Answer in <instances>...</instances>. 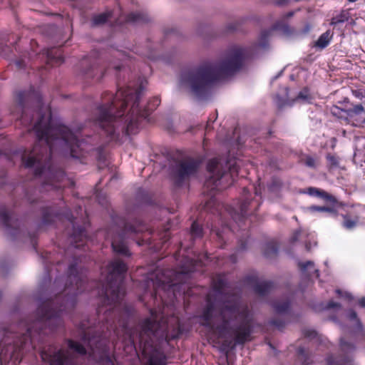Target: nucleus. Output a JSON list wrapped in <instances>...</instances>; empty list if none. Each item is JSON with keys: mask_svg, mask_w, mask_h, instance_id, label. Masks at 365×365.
<instances>
[{"mask_svg": "<svg viewBox=\"0 0 365 365\" xmlns=\"http://www.w3.org/2000/svg\"><path fill=\"white\" fill-rule=\"evenodd\" d=\"M76 284L77 288H78V282H76Z\"/></svg>", "mask_w": 365, "mask_h": 365, "instance_id": "nucleus-53", "label": "nucleus"}, {"mask_svg": "<svg viewBox=\"0 0 365 365\" xmlns=\"http://www.w3.org/2000/svg\"><path fill=\"white\" fill-rule=\"evenodd\" d=\"M128 20L134 22H144L146 21V18L142 14L132 13L128 16Z\"/></svg>", "mask_w": 365, "mask_h": 365, "instance_id": "nucleus-21", "label": "nucleus"}, {"mask_svg": "<svg viewBox=\"0 0 365 365\" xmlns=\"http://www.w3.org/2000/svg\"><path fill=\"white\" fill-rule=\"evenodd\" d=\"M349 2H355L357 0H348Z\"/></svg>", "mask_w": 365, "mask_h": 365, "instance_id": "nucleus-51", "label": "nucleus"}, {"mask_svg": "<svg viewBox=\"0 0 365 365\" xmlns=\"http://www.w3.org/2000/svg\"><path fill=\"white\" fill-rule=\"evenodd\" d=\"M240 209H241L242 215H245L246 210H247V202H244L241 205V208Z\"/></svg>", "mask_w": 365, "mask_h": 365, "instance_id": "nucleus-41", "label": "nucleus"}, {"mask_svg": "<svg viewBox=\"0 0 365 365\" xmlns=\"http://www.w3.org/2000/svg\"><path fill=\"white\" fill-rule=\"evenodd\" d=\"M349 317L351 320H354L356 325H357L358 328L361 329V324L359 320L357 319L356 313L355 312L351 311Z\"/></svg>", "mask_w": 365, "mask_h": 365, "instance_id": "nucleus-29", "label": "nucleus"}, {"mask_svg": "<svg viewBox=\"0 0 365 365\" xmlns=\"http://www.w3.org/2000/svg\"><path fill=\"white\" fill-rule=\"evenodd\" d=\"M336 293L340 295L341 297H347V298H351V295L347 293V292H344L343 293L341 290L339 289H337L336 291Z\"/></svg>", "mask_w": 365, "mask_h": 365, "instance_id": "nucleus-38", "label": "nucleus"}, {"mask_svg": "<svg viewBox=\"0 0 365 365\" xmlns=\"http://www.w3.org/2000/svg\"><path fill=\"white\" fill-rule=\"evenodd\" d=\"M359 304L361 307H365V297H362L359 299Z\"/></svg>", "mask_w": 365, "mask_h": 365, "instance_id": "nucleus-43", "label": "nucleus"}, {"mask_svg": "<svg viewBox=\"0 0 365 365\" xmlns=\"http://www.w3.org/2000/svg\"><path fill=\"white\" fill-rule=\"evenodd\" d=\"M73 301H71V302H66V306L73 307Z\"/></svg>", "mask_w": 365, "mask_h": 365, "instance_id": "nucleus-47", "label": "nucleus"}, {"mask_svg": "<svg viewBox=\"0 0 365 365\" xmlns=\"http://www.w3.org/2000/svg\"><path fill=\"white\" fill-rule=\"evenodd\" d=\"M227 365H230V364H229V363H227Z\"/></svg>", "mask_w": 365, "mask_h": 365, "instance_id": "nucleus-56", "label": "nucleus"}, {"mask_svg": "<svg viewBox=\"0 0 365 365\" xmlns=\"http://www.w3.org/2000/svg\"><path fill=\"white\" fill-rule=\"evenodd\" d=\"M310 210L312 211L327 212L336 215V211L333 208L329 207L312 206L310 207Z\"/></svg>", "mask_w": 365, "mask_h": 365, "instance_id": "nucleus-24", "label": "nucleus"}, {"mask_svg": "<svg viewBox=\"0 0 365 365\" xmlns=\"http://www.w3.org/2000/svg\"><path fill=\"white\" fill-rule=\"evenodd\" d=\"M299 354L303 356L304 354V350L303 349H300L299 350Z\"/></svg>", "mask_w": 365, "mask_h": 365, "instance_id": "nucleus-49", "label": "nucleus"}, {"mask_svg": "<svg viewBox=\"0 0 365 365\" xmlns=\"http://www.w3.org/2000/svg\"><path fill=\"white\" fill-rule=\"evenodd\" d=\"M269 288V284L266 282H262L256 285L255 289V292L259 294H264L267 291Z\"/></svg>", "mask_w": 365, "mask_h": 365, "instance_id": "nucleus-23", "label": "nucleus"}, {"mask_svg": "<svg viewBox=\"0 0 365 365\" xmlns=\"http://www.w3.org/2000/svg\"><path fill=\"white\" fill-rule=\"evenodd\" d=\"M34 326L26 325L27 334L19 338L13 334L6 335L0 343V362L9 359H19V353L24 348L33 347L31 332Z\"/></svg>", "mask_w": 365, "mask_h": 365, "instance_id": "nucleus-9", "label": "nucleus"}, {"mask_svg": "<svg viewBox=\"0 0 365 365\" xmlns=\"http://www.w3.org/2000/svg\"><path fill=\"white\" fill-rule=\"evenodd\" d=\"M304 163L309 168H315L317 165L316 160L311 156H307L304 159Z\"/></svg>", "mask_w": 365, "mask_h": 365, "instance_id": "nucleus-26", "label": "nucleus"}, {"mask_svg": "<svg viewBox=\"0 0 365 365\" xmlns=\"http://www.w3.org/2000/svg\"><path fill=\"white\" fill-rule=\"evenodd\" d=\"M86 349L83 345L68 340L66 347L50 346L41 351V365H76V354H84Z\"/></svg>", "mask_w": 365, "mask_h": 365, "instance_id": "nucleus-7", "label": "nucleus"}, {"mask_svg": "<svg viewBox=\"0 0 365 365\" xmlns=\"http://www.w3.org/2000/svg\"><path fill=\"white\" fill-rule=\"evenodd\" d=\"M299 235H300V231H297V232H296L294 234V235L292 236V240L293 242H294V241L297 240V238H298V237H299Z\"/></svg>", "mask_w": 365, "mask_h": 365, "instance_id": "nucleus-42", "label": "nucleus"}, {"mask_svg": "<svg viewBox=\"0 0 365 365\" xmlns=\"http://www.w3.org/2000/svg\"><path fill=\"white\" fill-rule=\"evenodd\" d=\"M38 322H43L46 325L54 329L62 324L59 312H55L49 304H45L38 310Z\"/></svg>", "mask_w": 365, "mask_h": 365, "instance_id": "nucleus-11", "label": "nucleus"}, {"mask_svg": "<svg viewBox=\"0 0 365 365\" xmlns=\"http://www.w3.org/2000/svg\"><path fill=\"white\" fill-rule=\"evenodd\" d=\"M277 252V248L274 243H269L266 245L264 254L267 257L271 258Z\"/></svg>", "mask_w": 365, "mask_h": 365, "instance_id": "nucleus-18", "label": "nucleus"}, {"mask_svg": "<svg viewBox=\"0 0 365 365\" xmlns=\"http://www.w3.org/2000/svg\"><path fill=\"white\" fill-rule=\"evenodd\" d=\"M342 217L344 219L343 221V227H345L347 230H351L353 229L358 222V219H351L349 216L346 215H343Z\"/></svg>", "mask_w": 365, "mask_h": 365, "instance_id": "nucleus-15", "label": "nucleus"}, {"mask_svg": "<svg viewBox=\"0 0 365 365\" xmlns=\"http://www.w3.org/2000/svg\"><path fill=\"white\" fill-rule=\"evenodd\" d=\"M17 66H18V67H21V64H20V63H17Z\"/></svg>", "mask_w": 365, "mask_h": 365, "instance_id": "nucleus-52", "label": "nucleus"}, {"mask_svg": "<svg viewBox=\"0 0 365 365\" xmlns=\"http://www.w3.org/2000/svg\"><path fill=\"white\" fill-rule=\"evenodd\" d=\"M202 319L203 325L219 336L224 349L250 339L252 315L247 306L240 303L235 295L225 297L216 304L209 299Z\"/></svg>", "mask_w": 365, "mask_h": 365, "instance_id": "nucleus-1", "label": "nucleus"}, {"mask_svg": "<svg viewBox=\"0 0 365 365\" xmlns=\"http://www.w3.org/2000/svg\"><path fill=\"white\" fill-rule=\"evenodd\" d=\"M63 309H60L59 312H63Z\"/></svg>", "mask_w": 365, "mask_h": 365, "instance_id": "nucleus-54", "label": "nucleus"}, {"mask_svg": "<svg viewBox=\"0 0 365 365\" xmlns=\"http://www.w3.org/2000/svg\"><path fill=\"white\" fill-rule=\"evenodd\" d=\"M38 115L39 119L34 125L38 143L29 153L22 155L24 166L34 168L36 175L49 168V158L53 151L70 150L71 155L76 157V148L80 147L77 136L67 127L53 125L48 107H43Z\"/></svg>", "mask_w": 365, "mask_h": 365, "instance_id": "nucleus-2", "label": "nucleus"}, {"mask_svg": "<svg viewBox=\"0 0 365 365\" xmlns=\"http://www.w3.org/2000/svg\"><path fill=\"white\" fill-rule=\"evenodd\" d=\"M127 269L124 262L115 259L108 267L109 274L107 277L108 287L106 288V302L108 304L119 302L124 294V287L122 284L121 274Z\"/></svg>", "mask_w": 365, "mask_h": 365, "instance_id": "nucleus-8", "label": "nucleus"}, {"mask_svg": "<svg viewBox=\"0 0 365 365\" xmlns=\"http://www.w3.org/2000/svg\"><path fill=\"white\" fill-rule=\"evenodd\" d=\"M299 266L304 272H307L309 275H310L311 272L313 271L316 273L317 277H319L318 269H315L313 262L308 261L306 263L299 262Z\"/></svg>", "mask_w": 365, "mask_h": 365, "instance_id": "nucleus-14", "label": "nucleus"}, {"mask_svg": "<svg viewBox=\"0 0 365 365\" xmlns=\"http://www.w3.org/2000/svg\"><path fill=\"white\" fill-rule=\"evenodd\" d=\"M125 231L136 233V232L141 231V230L140 228H135L131 225H127L125 226Z\"/></svg>", "mask_w": 365, "mask_h": 365, "instance_id": "nucleus-34", "label": "nucleus"}, {"mask_svg": "<svg viewBox=\"0 0 365 365\" xmlns=\"http://www.w3.org/2000/svg\"><path fill=\"white\" fill-rule=\"evenodd\" d=\"M242 161L232 158L225 162L222 159L214 158L209 161L207 170L209 178L205 182V186L210 190L224 189L231 183V180L241 174L243 176L240 166Z\"/></svg>", "mask_w": 365, "mask_h": 365, "instance_id": "nucleus-6", "label": "nucleus"}, {"mask_svg": "<svg viewBox=\"0 0 365 365\" xmlns=\"http://www.w3.org/2000/svg\"><path fill=\"white\" fill-rule=\"evenodd\" d=\"M191 235L193 237H200L202 235V229L195 222L192 224Z\"/></svg>", "mask_w": 365, "mask_h": 365, "instance_id": "nucleus-22", "label": "nucleus"}, {"mask_svg": "<svg viewBox=\"0 0 365 365\" xmlns=\"http://www.w3.org/2000/svg\"><path fill=\"white\" fill-rule=\"evenodd\" d=\"M348 20L347 14L345 11H341L339 15L333 17L331 20V25H336L338 24L344 23Z\"/></svg>", "mask_w": 365, "mask_h": 365, "instance_id": "nucleus-19", "label": "nucleus"}, {"mask_svg": "<svg viewBox=\"0 0 365 365\" xmlns=\"http://www.w3.org/2000/svg\"><path fill=\"white\" fill-rule=\"evenodd\" d=\"M340 346L343 351H351L354 349V346L352 344L344 341L343 339H341Z\"/></svg>", "mask_w": 365, "mask_h": 365, "instance_id": "nucleus-25", "label": "nucleus"}, {"mask_svg": "<svg viewBox=\"0 0 365 365\" xmlns=\"http://www.w3.org/2000/svg\"><path fill=\"white\" fill-rule=\"evenodd\" d=\"M142 94V86L138 88H132L130 86L125 90H118L110 105L102 106L97 110V118L95 121L100 127L105 129L110 135L115 131L113 125L116 119L123 115L121 110L132 102L130 110L128 113L125 132L128 135L133 134L138 128L140 118H147V113H141L138 108V101Z\"/></svg>", "mask_w": 365, "mask_h": 365, "instance_id": "nucleus-4", "label": "nucleus"}, {"mask_svg": "<svg viewBox=\"0 0 365 365\" xmlns=\"http://www.w3.org/2000/svg\"><path fill=\"white\" fill-rule=\"evenodd\" d=\"M322 190L315 188V187H309L308 189V193L311 195L321 196Z\"/></svg>", "mask_w": 365, "mask_h": 365, "instance_id": "nucleus-32", "label": "nucleus"}, {"mask_svg": "<svg viewBox=\"0 0 365 365\" xmlns=\"http://www.w3.org/2000/svg\"><path fill=\"white\" fill-rule=\"evenodd\" d=\"M190 264H191V267H187V268H183L182 270V272L183 274H187L189 272H193L195 271L196 269H195V262H194L192 259L190 260Z\"/></svg>", "mask_w": 365, "mask_h": 365, "instance_id": "nucleus-31", "label": "nucleus"}, {"mask_svg": "<svg viewBox=\"0 0 365 365\" xmlns=\"http://www.w3.org/2000/svg\"><path fill=\"white\" fill-rule=\"evenodd\" d=\"M198 163L193 159L187 158L178 162L173 170L174 182L180 186L196 173Z\"/></svg>", "mask_w": 365, "mask_h": 365, "instance_id": "nucleus-10", "label": "nucleus"}, {"mask_svg": "<svg viewBox=\"0 0 365 365\" xmlns=\"http://www.w3.org/2000/svg\"><path fill=\"white\" fill-rule=\"evenodd\" d=\"M79 241H82L83 238L86 237L84 230L81 228L78 229Z\"/></svg>", "mask_w": 365, "mask_h": 365, "instance_id": "nucleus-39", "label": "nucleus"}, {"mask_svg": "<svg viewBox=\"0 0 365 365\" xmlns=\"http://www.w3.org/2000/svg\"><path fill=\"white\" fill-rule=\"evenodd\" d=\"M346 114L349 117H353L356 115H360L365 113V109L361 104L354 106L351 108L346 110Z\"/></svg>", "mask_w": 365, "mask_h": 365, "instance_id": "nucleus-16", "label": "nucleus"}, {"mask_svg": "<svg viewBox=\"0 0 365 365\" xmlns=\"http://www.w3.org/2000/svg\"><path fill=\"white\" fill-rule=\"evenodd\" d=\"M273 183L274 185L273 186H272V190L279 187L281 186V182L279 180H274Z\"/></svg>", "mask_w": 365, "mask_h": 365, "instance_id": "nucleus-40", "label": "nucleus"}, {"mask_svg": "<svg viewBox=\"0 0 365 365\" xmlns=\"http://www.w3.org/2000/svg\"><path fill=\"white\" fill-rule=\"evenodd\" d=\"M293 14H293V12H289V13L287 14V17H291V16H293Z\"/></svg>", "mask_w": 365, "mask_h": 365, "instance_id": "nucleus-48", "label": "nucleus"}, {"mask_svg": "<svg viewBox=\"0 0 365 365\" xmlns=\"http://www.w3.org/2000/svg\"><path fill=\"white\" fill-rule=\"evenodd\" d=\"M332 35L331 34L329 31H327L324 34H322L318 40L314 43V46L321 49L324 48L329 43Z\"/></svg>", "mask_w": 365, "mask_h": 365, "instance_id": "nucleus-13", "label": "nucleus"}, {"mask_svg": "<svg viewBox=\"0 0 365 365\" xmlns=\"http://www.w3.org/2000/svg\"><path fill=\"white\" fill-rule=\"evenodd\" d=\"M112 247L115 252L121 254L123 255L128 256L130 255L129 250L123 240L122 237L116 236L112 241Z\"/></svg>", "mask_w": 365, "mask_h": 365, "instance_id": "nucleus-12", "label": "nucleus"}, {"mask_svg": "<svg viewBox=\"0 0 365 365\" xmlns=\"http://www.w3.org/2000/svg\"><path fill=\"white\" fill-rule=\"evenodd\" d=\"M249 53L240 46H232L225 50L217 61L206 62L181 74V89L199 95L215 81L237 71Z\"/></svg>", "mask_w": 365, "mask_h": 365, "instance_id": "nucleus-3", "label": "nucleus"}, {"mask_svg": "<svg viewBox=\"0 0 365 365\" xmlns=\"http://www.w3.org/2000/svg\"><path fill=\"white\" fill-rule=\"evenodd\" d=\"M101 363L103 365H114L113 361L108 356H101Z\"/></svg>", "mask_w": 365, "mask_h": 365, "instance_id": "nucleus-30", "label": "nucleus"}, {"mask_svg": "<svg viewBox=\"0 0 365 365\" xmlns=\"http://www.w3.org/2000/svg\"><path fill=\"white\" fill-rule=\"evenodd\" d=\"M157 314L151 312V317L145 319L133 339L138 338L142 349L144 365H166V357L162 351V345L174 339L175 334H168V324L163 320L156 323Z\"/></svg>", "mask_w": 365, "mask_h": 365, "instance_id": "nucleus-5", "label": "nucleus"}, {"mask_svg": "<svg viewBox=\"0 0 365 365\" xmlns=\"http://www.w3.org/2000/svg\"><path fill=\"white\" fill-rule=\"evenodd\" d=\"M320 197L331 202H335L336 200L333 196H331V195H329V193L326 192L324 190L322 191Z\"/></svg>", "mask_w": 365, "mask_h": 365, "instance_id": "nucleus-33", "label": "nucleus"}, {"mask_svg": "<svg viewBox=\"0 0 365 365\" xmlns=\"http://www.w3.org/2000/svg\"><path fill=\"white\" fill-rule=\"evenodd\" d=\"M73 237L74 239H76V238L78 237H77V234H76V232H74V233H73Z\"/></svg>", "mask_w": 365, "mask_h": 365, "instance_id": "nucleus-50", "label": "nucleus"}, {"mask_svg": "<svg viewBox=\"0 0 365 365\" xmlns=\"http://www.w3.org/2000/svg\"><path fill=\"white\" fill-rule=\"evenodd\" d=\"M289 307V304L287 302H283L282 304H274V309L277 312H285Z\"/></svg>", "mask_w": 365, "mask_h": 365, "instance_id": "nucleus-27", "label": "nucleus"}, {"mask_svg": "<svg viewBox=\"0 0 365 365\" xmlns=\"http://www.w3.org/2000/svg\"><path fill=\"white\" fill-rule=\"evenodd\" d=\"M327 365H343L342 363H339L338 361H335V360L332 357H329L327 359Z\"/></svg>", "mask_w": 365, "mask_h": 365, "instance_id": "nucleus-36", "label": "nucleus"}, {"mask_svg": "<svg viewBox=\"0 0 365 365\" xmlns=\"http://www.w3.org/2000/svg\"><path fill=\"white\" fill-rule=\"evenodd\" d=\"M352 94L358 99L362 100L365 98V90L364 89H356L352 90Z\"/></svg>", "mask_w": 365, "mask_h": 365, "instance_id": "nucleus-28", "label": "nucleus"}, {"mask_svg": "<svg viewBox=\"0 0 365 365\" xmlns=\"http://www.w3.org/2000/svg\"><path fill=\"white\" fill-rule=\"evenodd\" d=\"M298 98L305 99V98H307V96L301 92L298 95Z\"/></svg>", "mask_w": 365, "mask_h": 365, "instance_id": "nucleus-44", "label": "nucleus"}, {"mask_svg": "<svg viewBox=\"0 0 365 365\" xmlns=\"http://www.w3.org/2000/svg\"><path fill=\"white\" fill-rule=\"evenodd\" d=\"M327 159L331 165H336L338 164L337 159L334 156L328 155Z\"/></svg>", "mask_w": 365, "mask_h": 365, "instance_id": "nucleus-37", "label": "nucleus"}, {"mask_svg": "<svg viewBox=\"0 0 365 365\" xmlns=\"http://www.w3.org/2000/svg\"><path fill=\"white\" fill-rule=\"evenodd\" d=\"M223 285H224V282L222 281H220V284L218 286H216V289H220L221 288H222Z\"/></svg>", "mask_w": 365, "mask_h": 365, "instance_id": "nucleus-46", "label": "nucleus"}, {"mask_svg": "<svg viewBox=\"0 0 365 365\" xmlns=\"http://www.w3.org/2000/svg\"><path fill=\"white\" fill-rule=\"evenodd\" d=\"M338 305H339V304H336V303H334V302H330V303H329L328 307H329V308H333V307H337Z\"/></svg>", "mask_w": 365, "mask_h": 365, "instance_id": "nucleus-45", "label": "nucleus"}, {"mask_svg": "<svg viewBox=\"0 0 365 365\" xmlns=\"http://www.w3.org/2000/svg\"><path fill=\"white\" fill-rule=\"evenodd\" d=\"M173 319L174 321H176V322H178V319H174V318H173Z\"/></svg>", "mask_w": 365, "mask_h": 365, "instance_id": "nucleus-55", "label": "nucleus"}, {"mask_svg": "<svg viewBox=\"0 0 365 365\" xmlns=\"http://www.w3.org/2000/svg\"><path fill=\"white\" fill-rule=\"evenodd\" d=\"M110 15V13H103V14H99L93 18V24L94 25H100L101 24H103L108 20Z\"/></svg>", "mask_w": 365, "mask_h": 365, "instance_id": "nucleus-20", "label": "nucleus"}, {"mask_svg": "<svg viewBox=\"0 0 365 365\" xmlns=\"http://www.w3.org/2000/svg\"><path fill=\"white\" fill-rule=\"evenodd\" d=\"M304 334L307 337L310 339H314L317 336V333L314 330H307Z\"/></svg>", "mask_w": 365, "mask_h": 365, "instance_id": "nucleus-35", "label": "nucleus"}, {"mask_svg": "<svg viewBox=\"0 0 365 365\" xmlns=\"http://www.w3.org/2000/svg\"><path fill=\"white\" fill-rule=\"evenodd\" d=\"M96 342L97 341L95 339H89L88 341V346L90 347L91 351L90 354H92L95 358H96V355L98 353L104 354V350L101 349L100 346H98L97 344H96V346L93 347L94 344H96Z\"/></svg>", "mask_w": 365, "mask_h": 365, "instance_id": "nucleus-17", "label": "nucleus"}]
</instances>
